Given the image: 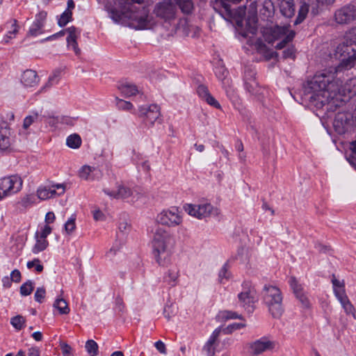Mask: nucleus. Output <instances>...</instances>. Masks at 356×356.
<instances>
[{"mask_svg": "<svg viewBox=\"0 0 356 356\" xmlns=\"http://www.w3.org/2000/svg\"><path fill=\"white\" fill-rule=\"evenodd\" d=\"M10 131L8 124L3 122L0 127V149L6 150L10 146Z\"/></svg>", "mask_w": 356, "mask_h": 356, "instance_id": "nucleus-26", "label": "nucleus"}, {"mask_svg": "<svg viewBox=\"0 0 356 356\" xmlns=\"http://www.w3.org/2000/svg\"><path fill=\"white\" fill-rule=\"evenodd\" d=\"M179 277V269L177 266L170 267L165 273L163 280L172 286H175L178 283Z\"/></svg>", "mask_w": 356, "mask_h": 356, "instance_id": "nucleus-27", "label": "nucleus"}, {"mask_svg": "<svg viewBox=\"0 0 356 356\" xmlns=\"http://www.w3.org/2000/svg\"><path fill=\"white\" fill-rule=\"evenodd\" d=\"M42 119V116L41 115V112H38L36 111H33L29 115H27L23 122V128L24 129H27L30 127L31 124L35 122H38L41 121Z\"/></svg>", "mask_w": 356, "mask_h": 356, "instance_id": "nucleus-32", "label": "nucleus"}, {"mask_svg": "<svg viewBox=\"0 0 356 356\" xmlns=\"http://www.w3.org/2000/svg\"><path fill=\"white\" fill-rule=\"evenodd\" d=\"M97 174H100L99 170L90 165H83L79 172V177L85 180H93Z\"/></svg>", "mask_w": 356, "mask_h": 356, "instance_id": "nucleus-28", "label": "nucleus"}, {"mask_svg": "<svg viewBox=\"0 0 356 356\" xmlns=\"http://www.w3.org/2000/svg\"><path fill=\"white\" fill-rule=\"evenodd\" d=\"M296 50L293 45L288 47L283 51V57L284 58H292L294 59L296 57Z\"/></svg>", "mask_w": 356, "mask_h": 356, "instance_id": "nucleus-52", "label": "nucleus"}, {"mask_svg": "<svg viewBox=\"0 0 356 356\" xmlns=\"http://www.w3.org/2000/svg\"><path fill=\"white\" fill-rule=\"evenodd\" d=\"M66 144L70 148L77 149L81 145V138L78 134H72L67 138Z\"/></svg>", "mask_w": 356, "mask_h": 356, "instance_id": "nucleus-37", "label": "nucleus"}, {"mask_svg": "<svg viewBox=\"0 0 356 356\" xmlns=\"http://www.w3.org/2000/svg\"><path fill=\"white\" fill-rule=\"evenodd\" d=\"M65 31L67 33L66 40L68 49H72L76 55H79L81 50L78 47L76 40L81 34V31L72 26L66 29Z\"/></svg>", "mask_w": 356, "mask_h": 356, "instance_id": "nucleus-19", "label": "nucleus"}, {"mask_svg": "<svg viewBox=\"0 0 356 356\" xmlns=\"http://www.w3.org/2000/svg\"><path fill=\"white\" fill-rule=\"evenodd\" d=\"M308 11H309V5L307 4L306 3H303L300 7V9L298 11V17L296 18L294 24H298L301 23L305 19V17L308 13Z\"/></svg>", "mask_w": 356, "mask_h": 356, "instance_id": "nucleus-39", "label": "nucleus"}, {"mask_svg": "<svg viewBox=\"0 0 356 356\" xmlns=\"http://www.w3.org/2000/svg\"><path fill=\"white\" fill-rule=\"evenodd\" d=\"M238 302L248 312L253 311V305L256 301V291L254 288L250 286L244 287L243 291L238 295Z\"/></svg>", "mask_w": 356, "mask_h": 356, "instance_id": "nucleus-15", "label": "nucleus"}, {"mask_svg": "<svg viewBox=\"0 0 356 356\" xmlns=\"http://www.w3.org/2000/svg\"><path fill=\"white\" fill-rule=\"evenodd\" d=\"M76 228L75 218H70L65 224V229L67 234H71Z\"/></svg>", "mask_w": 356, "mask_h": 356, "instance_id": "nucleus-53", "label": "nucleus"}, {"mask_svg": "<svg viewBox=\"0 0 356 356\" xmlns=\"http://www.w3.org/2000/svg\"><path fill=\"white\" fill-rule=\"evenodd\" d=\"M348 117L346 114L339 113L336 115L333 122V126L338 134H344L348 129Z\"/></svg>", "mask_w": 356, "mask_h": 356, "instance_id": "nucleus-24", "label": "nucleus"}, {"mask_svg": "<svg viewBox=\"0 0 356 356\" xmlns=\"http://www.w3.org/2000/svg\"><path fill=\"white\" fill-rule=\"evenodd\" d=\"M121 94L125 97H130L131 96L138 94L140 91L137 87L130 83H123L118 86Z\"/></svg>", "mask_w": 356, "mask_h": 356, "instance_id": "nucleus-30", "label": "nucleus"}, {"mask_svg": "<svg viewBox=\"0 0 356 356\" xmlns=\"http://www.w3.org/2000/svg\"><path fill=\"white\" fill-rule=\"evenodd\" d=\"M35 238L36 243L33 248V252L37 254L45 250L47 248L49 243L47 239L38 236V232L35 234Z\"/></svg>", "mask_w": 356, "mask_h": 356, "instance_id": "nucleus-35", "label": "nucleus"}, {"mask_svg": "<svg viewBox=\"0 0 356 356\" xmlns=\"http://www.w3.org/2000/svg\"><path fill=\"white\" fill-rule=\"evenodd\" d=\"M335 22L339 24H347L356 19V7L346 5L337 10L334 15Z\"/></svg>", "mask_w": 356, "mask_h": 356, "instance_id": "nucleus-14", "label": "nucleus"}, {"mask_svg": "<svg viewBox=\"0 0 356 356\" xmlns=\"http://www.w3.org/2000/svg\"><path fill=\"white\" fill-rule=\"evenodd\" d=\"M346 35L352 40L356 47V26L351 29Z\"/></svg>", "mask_w": 356, "mask_h": 356, "instance_id": "nucleus-59", "label": "nucleus"}, {"mask_svg": "<svg viewBox=\"0 0 356 356\" xmlns=\"http://www.w3.org/2000/svg\"><path fill=\"white\" fill-rule=\"evenodd\" d=\"M35 197L33 195H26L19 202L24 207H28L35 203Z\"/></svg>", "mask_w": 356, "mask_h": 356, "instance_id": "nucleus-49", "label": "nucleus"}, {"mask_svg": "<svg viewBox=\"0 0 356 356\" xmlns=\"http://www.w3.org/2000/svg\"><path fill=\"white\" fill-rule=\"evenodd\" d=\"M10 323L16 330H20L24 326L25 319L23 316L18 315L11 318Z\"/></svg>", "mask_w": 356, "mask_h": 356, "instance_id": "nucleus-45", "label": "nucleus"}, {"mask_svg": "<svg viewBox=\"0 0 356 356\" xmlns=\"http://www.w3.org/2000/svg\"><path fill=\"white\" fill-rule=\"evenodd\" d=\"M197 93L200 97L209 105L216 108H221L218 102L209 93L208 88L205 86L200 85L197 88Z\"/></svg>", "mask_w": 356, "mask_h": 356, "instance_id": "nucleus-25", "label": "nucleus"}, {"mask_svg": "<svg viewBox=\"0 0 356 356\" xmlns=\"http://www.w3.org/2000/svg\"><path fill=\"white\" fill-rule=\"evenodd\" d=\"M85 348L91 356H96L98 353V345L94 340L87 341Z\"/></svg>", "mask_w": 356, "mask_h": 356, "instance_id": "nucleus-43", "label": "nucleus"}, {"mask_svg": "<svg viewBox=\"0 0 356 356\" xmlns=\"http://www.w3.org/2000/svg\"><path fill=\"white\" fill-rule=\"evenodd\" d=\"M10 277L13 282H19L21 280V273L18 270L15 269L11 272Z\"/></svg>", "mask_w": 356, "mask_h": 356, "instance_id": "nucleus-61", "label": "nucleus"}, {"mask_svg": "<svg viewBox=\"0 0 356 356\" xmlns=\"http://www.w3.org/2000/svg\"><path fill=\"white\" fill-rule=\"evenodd\" d=\"M229 277L227 265L225 264L220 270L218 273V279L220 282L222 283L225 280H227Z\"/></svg>", "mask_w": 356, "mask_h": 356, "instance_id": "nucleus-51", "label": "nucleus"}, {"mask_svg": "<svg viewBox=\"0 0 356 356\" xmlns=\"http://www.w3.org/2000/svg\"><path fill=\"white\" fill-rule=\"evenodd\" d=\"M280 12L286 17H291L295 13V8L293 0H281Z\"/></svg>", "mask_w": 356, "mask_h": 356, "instance_id": "nucleus-29", "label": "nucleus"}, {"mask_svg": "<svg viewBox=\"0 0 356 356\" xmlns=\"http://www.w3.org/2000/svg\"><path fill=\"white\" fill-rule=\"evenodd\" d=\"M47 16V13L44 11H41L38 15H36L35 19L29 29V35L32 36H37L42 33V28L44 26Z\"/></svg>", "mask_w": 356, "mask_h": 356, "instance_id": "nucleus-21", "label": "nucleus"}, {"mask_svg": "<svg viewBox=\"0 0 356 356\" xmlns=\"http://www.w3.org/2000/svg\"><path fill=\"white\" fill-rule=\"evenodd\" d=\"M152 243L156 252V261L160 265H164L165 261L162 259L161 254H168L173 249L176 243L175 236L164 228L158 227L153 233Z\"/></svg>", "mask_w": 356, "mask_h": 356, "instance_id": "nucleus-3", "label": "nucleus"}, {"mask_svg": "<svg viewBox=\"0 0 356 356\" xmlns=\"http://www.w3.org/2000/svg\"><path fill=\"white\" fill-rule=\"evenodd\" d=\"M123 243H124L121 241H119L118 243L117 241L113 247L109 250V251L106 252V257L109 259H112L118 251L120 249Z\"/></svg>", "mask_w": 356, "mask_h": 356, "instance_id": "nucleus-47", "label": "nucleus"}, {"mask_svg": "<svg viewBox=\"0 0 356 356\" xmlns=\"http://www.w3.org/2000/svg\"><path fill=\"white\" fill-rule=\"evenodd\" d=\"M332 283L333 285L334 294L341 303L345 312L347 314H353L355 316V308L346 295L344 281L338 280L333 275Z\"/></svg>", "mask_w": 356, "mask_h": 356, "instance_id": "nucleus-9", "label": "nucleus"}, {"mask_svg": "<svg viewBox=\"0 0 356 356\" xmlns=\"http://www.w3.org/2000/svg\"><path fill=\"white\" fill-rule=\"evenodd\" d=\"M289 284L296 298L300 303L301 307L304 309L310 308L312 305L307 293L304 291L302 285L298 283V280L294 277H291L290 278Z\"/></svg>", "mask_w": 356, "mask_h": 356, "instance_id": "nucleus-17", "label": "nucleus"}, {"mask_svg": "<svg viewBox=\"0 0 356 356\" xmlns=\"http://www.w3.org/2000/svg\"><path fill=\"white\" fill-rule=\"evenodd\" d=\"M40 81L37 72L32 70H27L23 72L21 82L26 87H35Z\"/></svg>", "mask_w": 356, "mask_h": 356, "instance_id": "nucleus-22", "label": "nucleus"}, {"mask_svg": "<svg viewBox=\"0 0 356 356\" xmlns=\"http://www.w3.org/2000/svg\"><path fill=\"white\" fill-rule=\"evenodd\" d=\"M222 328L220 327H218L216 329H215L212 334H211V336L209 337L207 341L204 345L202 348V353H204L206 356H214L215 343L218 340Z\"/></svg>", "mask_w": 356, "mask_h": 356, "instance_id": "nucleus-20", "label": "nucleus"}, {"mask_svg": "<svg viewBox=\"0 0 356 356\" xmlns=\"http://www.w3.org/2000/svg\"><path fill=\"white\" fill-rule=\"evenodd\" d=\"M176 3L184 13L188 14L193 9V3L191 0H176Z\"/></svg>", "mask_w": 356, "mask_h": 356, "instance_id": "nucleus-38", "label": "nucleus"}, {"mask_svg": "<svg viewBox=\"0 0 356 356\" xmlns=\"http://www.w3.org/2000/svg\"><path fill=\"white\" fill-rule=\"evenodd\" d=\"M53 307L58 310L60 315L68 314L70 312L68 303L63 298H57L53 304Z\"/></svg>", "mask_w": 356, "mask_h": 356, "instance_id": "nucleus-33", "label": "nucleus"}, {"mask_svg": "<svg viewBox=\"0 0 356 356\" xmlns=\"http://www.w3.org/2000/svg\"><path fill=\"white\" fill-rule=\"evenodd\" d=\"M61 349L64 355L70 356L72 348L68 344H62Z\"/></svg>", "mask_w": 356, "mask_h": 356, "instance_id": "nucleus-64", "label": "nucleus"}, {"mask_svg": "<svg viewBox=\"0 0 356 356\" xmlns=\"http://www.w3.org/2000/svg\"><path fill=\"white\" fill-rule=\"evenodd\" d=\"M51 232V227L48 225H45L42 227H41L40 232L38 233V236L41 238H44L46 239L48 235H49Z\"/></svg>", "mask_w": 356, "mask_h": 356, "instance_id": "nucleus-56", "label": "nucleus"}, {"mask_svg": "<svg viewBox=\"0 0 356 356\" xmlns=\"http://www.w3.org/2000/svg\"><path fill=\"white\" fill-rule=\"evenodd\" d=\"M104 192L109 197L115 199H125L132 195L131 190L124 185H119L116 191L104 189Z\"/></svg>", "mask_w": 356, "mask_h": 356, "instance_id": "nucleus-23", "label": "nucleus"}, {"mask_svg": "<svg viewBox=\"0 0 356 356\" xmlns=\"http://www.w3.org/2000/svg\"><path fill=\"white\" fill-rule=\"evenodd\" d=\"M72 20V12L65 10L60 16L58 24L60 27L65 26L68 22Z\"/></svg>", "mask_w": 356, "mask_h": 356, "instance_id": "nucleus-42", "label": "nucleus"}, {"mask_svg": "<svg viewBox=\"0 0 356 356\" xmlns=\"http://www.w3.org/2000/svg\"><path fill=\"white\" fill-rule=\"evenodd\" d=\"M263 300L268 312L275 318H280L284 313L283 295L281 290L273 285H265L262 291Z\"/></svg>", "mask_w": 356, "mask_h": 356, "instance_id": "nucleus-5", "label": "nucleus"}, {"mask_svg": "<svg viewBox=\"0 0 356 356\" xmlns=\"http://www.w3.org/2000/svg\"><path fill=\"white\" fill-rule=\"evenodd\" d=\"M341 70L327 69L316 74L307 82L306 91L309 95V101L315 107H322L328 104L337 94L356 95V77L349 79L343 86L337 79V73Z\"/></svg>", "mask_w": 356, "mask_h": 356, "instance_id": "nucleus-1", "label": "nucleus"}, {"mask_svg": "<svg viewBox=\"0 0 356 356\" xmlns=\"http://www.w3.org/2000/svg\"><path fill=\"white\" fill-rule=\"evenodd\" d=\"M22 184V179L17 175L5 177L0 179V200L20 191Z\"/></svg>", "mask_w": 356, "mask_h": 356, "instance_id": "nucleus-8", "label": "nucleus"}, {"mask_svg": "<svg viewBox=\"0 0 356 356\" xmlns=\"http://www.w3.org/2000/svg\"><path fill=\"white\" fill-rule=\"evenodd\" d=\"M156 221L161 225L168 227L181 226L184 221V213L177 207L162 210L156 216Z\"/></svg>", "mask_w": 356, "mask_h": 356, "instance_id": "nucleus-6", "label": "nucleus"}, {"mask_svg": "<svg viewBox=\"0 0 356 356\" xmlns=\"http://www.w3.org/2000/svg\"><path fill=\"white\" fill-rule=\"evenodd\" d=\"M223 87L225 88L227 97L231 100L232 104L236 106L241 104V99L239 98L236 90L231 86L230 83H223Z\"/></svg>", "mask_w": 356, "mask_h": 356, "instance_id": "nucleus-31", "label": "nucleus"}, {"mask_svg": "<svg viewBox=\"0 0 356 356\" xmlns=\"http://www.w3.org/2000/svg\"><path fill=\"white\" fill-rule=\"evenodd\" d=\"M130 225L126 222H121L118 225V232H117V238L119 241L124 243V236L129 232Z\"/></svg>", "mask_w": 356, "mask_h": 356, "instance_id": "nucleus-36", "label": "nucleus"}, {"mask_svg": "<svg viewBox=\"0 0 356 356\" xmlns=\"http://www.w3.org/2000/svg\"><path fill=\"white\" fill-rule=\"evenodd\" d=\"M8 24H10V26L5 37L6 42H8L9 40L15 38L19 31V26L16 19H10Z\"/></svg>", "mask_w": 356, "mask_h": 356, "instance_id": "nucleus-34", "label": "nucleus"}, {"mask_svg": "<svg viewBox=\"0 0 356 356\" xmlns=\"http://www.w3.org/2000/svg\"><path fill=\"white\" fill-rule=\"evenodd\" d=\"M261 33L264 40L269 44H273L275 41L280 40L275 46L278 49L285 47L286 44L291 42L296 35V32L290 29L289 25L264 27Z\"/></svg>", "mask_w": 356, "mask_h": 356, "instance_id": "nucleus-4", "label": "nucleus"}, {"mask_svg": "<svg viewBox=\"0 0 356 356\" xmlns=\"http://www.w3.org/2000/svg\"><path fill=\"white\" fill-rule=\"evenodd\" d=\"M255 49L259 52H264L266 50V44L263 42L261 39H257L254 43Z\"/></svg>", "mask_w": 356, "mask_h": 356, "instance_id": "nucleus-57", "label": "nucleus"}, {"mask_svg": "<svg viewBox=\"0 0 356 356\" xmlns=\"http://www.w3.org/2000/svg\"><path fill=\"white\" fill-rule=\"evenodd\" d=\"M355 44L345 35L342 42L337 45L335 50V55L341 59V63L337 67H330V69H350L348 61L355 54Z\"/></svg>", "mask_w": 356, "mask_h": 356, "instance_id": "nucleus-7", "label": "nucleus"}, {"mask_svg": "<svg viewBox=\"0 0 356 356\" xmlns=\"http://www.w3.org/2000/svg\"><path fill=\"white\" fill-rule=\"evenodd\" d=\"M34 289V282L31 280H28L20 286V293L23 296L30 295Z\"/></svg>", "mask_w": 356, "mask_h": 356, "instance_id": "nucleus-41", "label": "nucleus"}, {"mask_svg": "<svg viewBox=\"0 0 356 356\" xmlns=\"http://www.w3.org/2000/svg\"><path fill=\"white\" fill-rule=\"evenodd\" d=\"M176 12V7L171 0H165L158 3L154 9L155 15L165 22H170L174 19Z\"/></svg>", "mask_w": 356, "mask_h": 356, "instance_id": "nucleus-11", "label": "nucleus"}, {"mask_svg": "<svg viewBox=\"0 0 356 356\" xmlns=\"http://www.w3.org/2000/svg\"><path fill=\"white\" fill-rule=\"evenodd\" d=\"M65 191L63 184H51L40 186L37 190L38 197L46 200L63 195Z\"/></svg>", "mask_w": 356, "mask_h": 356, "instance_id": "nucleus-13", "label": "nucleus"}, {"mask_svg": "<svg viewBox=\"0 0 356 356\" xmlns=\"http://www.w3.org/2000/svg\"><path fill=\"white\" fill-rule=\"evenodd\" d=\"M275 346L274 341L267 337H261L250 343V349L253 355H260L266 351L273 350Z\"/></svg>", "mask_w": 356, "mask_h": 356, "instance_id": "nucleus-18", "label": "nucleus"}, {"mask_svg": "<svg viewBox=\"0 0 356 356\" xmlns=\"http://www.w3.org/2000/svg\"><path fill=\"white\" fill-rule=\"evenodd\" d=\"M92 216L95 220H104L105 219L104 214L99 209L92 211Z\"/></svg>", "mask_w": 356, "mask_h": 356, "instance_id": "nucleus-60", "label": "nucleus"}, {"mask_svg": "<svg viewBox=\"0 0 356 356\" xmlns=\"http://www.w3.org/2000/svg\"><path fill=\"white\" fill-rule=\"evenodd\" d=\"M222 317L225 319H241V315H238L237 313L230 311H225L222 313Z\"/></svg>", "mask_w": 356, "mask_h": 356, "instance_id": "nucleus-55", "label": "nucleus"}, {"mask_svg": "<svg viewBox=\"0 0 356 356\" xmlns=\"http://www.w3.org/2000/svg\"><path fill=\"white\" fill-rule=\"evenodd\" d=\"M138 116L143 118L147 127H152L155 122L160 119V108L156 104L141 106L138 108Z\"/></svg>", "mask_w": 356, "mask_h": 356, "instance_id": "nucleus-12", "label": "nucleus"}, {"mask_svg": "<svg viewBox=\"0 0 356 356\" xmlns=\"http://www.w3.org/2000/svg\"><path fill=\"white\" fill-rule=\"evenodd\" d=\"M61 71L60 70H55L53 74L49 77L48 82L46 86H51L58 83Z\"/></svg>", "mask_w": 356, "mask_h": 356, "instance_id": "nucleus-46", "label": "nucleus"}, {"mask_svg": "<svg viewBox=\"0 0 356 356\" xmlns=\"http://www.w3.org/2000/svg\"><path fill=\"white\" fill-rule=\"evenodd\" d=\"M155 348L156 350L161 354L165 355L166 348L165 343L161 341H158L154 343Z\"/></svg>", "mask_w": 356, "mask_h": 356, "instance_id": "nucleus-58", "label": "nucleus"}, {"mask_svg": "<svg viewBox=\"0 0 356 356\" xmlns=\"http://www.w3.org/2000/svg\"><path fill=\"white\" fill-rule=\"evenodd\" d=\"M184 208L188 215L200 220L212 214H218V209L208 202L198 204H186Z\"/></svg>", "mask_w": 356, "mask_h": 356, "instance_id": "nucleus-10", "label": "nucleus"}, {"mask_svg": "<svg viewBox=\"0 0 356 356\" xmlns=\"http://www.w3.org/2000/svg\"><path fill=\"white\" fill-rule=\"evenodd\" d=\"M116 106L118 109L123 111H132L134 110V105L130 102H127L118 97L115 98Z\"/></svg>", "mask_w": 356, "mask_h": 356, "instance_id": "nucleus-44", "label": "nucleus"}, {"mask_svg": "<svg viewBox=\"0 0 356 356\" xmlns=\"http://www.w3.org/2000/svg\"><path fill=\"white\" fill-rule=\"evenodd\" d=\"M263 8L266 9L268 14L270 15L273 10V3L270 0H266L264 2Z\"/></svg>", "mask_w": 356, "mask_h": 356, "instance_id": "nucleus-63", "label": "nucleus"}, {"mask_svg": "<svg viewBox=\"0 0 356 356\" xmlns=\"http://www.w3.org/2000/svg\"><path fill=\"white\" fill-rule=\"evenodd\" d=\"M215 74L218 79L222 82L226 83H229V79H227V76L228 74L227 70L223 66H219L216 67Z\"/></svg>", "mask_w": 356, "mask_h": 356, "instance_id": "nucleus-40", "label": "nucleus"}, {"mask_svg": "<svg viewBox=\"0 0 356 356\" xmlns=\"http://www.w3.org/2000/svg\"><path fill=\"white\" fill-rule=\"evenodd\" d=\"M245 324L242 323H234L227 326L226 329L224 330V332L226 334L232 332L233 330H239L241 328L245 327Z\"/></svg>", "mask_w": 356, "mask_h": 356, "instance_id": "nucleus-54", "label": "nucleus"}, {"mask_svg": "<svg viewBox=\"0 0 356 356\" xmlns=\"http://www.w3.org/2000/svg\"><path fill=\"white\" fill-rule=\"evenodd\" d=\"M55 218L56 217L54 213L52 211H49L47 213L45 216V222L47 223V225L52 223L55 220Z\"/></svg>", "mask_w": 356, "mask_h": 356, "instance_id": "nucleus-62", "label": "nucleus"}, {"mask_svg": "<svg viewBox=\"0 0 356 356\" xmlns=\"http://www.w3.org/2000/svg\"><path fill=\"white\" fill-rule=\"evenodd\" d=\"M144 0H118L120 10H111V17L116 23L127 21L129 26L135 29H151L154 24L152 17L149 16L146 8L136 6Z\"/></svg>", "mask_w": 356, "mask_h": 356, "instance_id": "nucleus-2", "label": "nucleus"}, {"mask_svg": "<svg viewBox=\"0 0 356 356\" xmlns=\"http://www.w3.org/2000/svg\"><path fill=\"white\" fill-rule=\"evenodd\" d=\"M26 266L29 269L34 268L35 270L38 273L43 270V266L40 264V261L38 259L28 261Z\"/></svg>", "mask_w": 356, "mask_h": 356, "instance_id": "nucleus-48", "label": "nucleus"}, {"mask_svg": "<svg viewBox=\"0 0 356 356\" xmlns=\"http://www.w3.org/2000/svg\"><path fill=\"white\" fill-rule=\"evenodd\" d=\"M45 294H46L45 289L43 286L38 287L36 289L35 295H34L35 300L40 303L42 302L44 300V298L45 297Z\"/></svg>", "mask_w": 356, "mask_h": 356, "instance_id": "nucleus-50", "label": "nucleus"}, {"mask_svg": "<svg viewBox=\"0 0 356 356\" xmlns=\"http://www.w3.org/2000/svg\"><path fill=\"white\" fill-rule=\"evenodd\" d=\"M255 72L250 68H246L243 75V85L246 92L250 95L257 96L259 94L260 88L256 80Z\"/></svg>", "mask_w": 356, "mask_h": 356, "instance_id": "nucleus-16", "label": "nucleus"}]
</instances>
